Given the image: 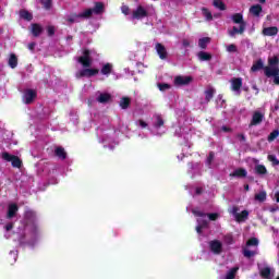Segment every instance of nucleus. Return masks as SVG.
<instances>
[{"label":"nucleus","instance_id":"1","mask_svg":"<svg viewBox=\"0 0 279 279\" xmlns=\"http://www.w3.org/2000/svg\"><path fill=\"white\" fill-rule=\"evenodd\" d=\"M26 225L24 226L23 232L19 239L20 245H27L28 247H34L40 238L43 236V230L38 223V218L36 213L32 209L25 211Z\"/></svg>","mask_w":279,"mask_h":279},{"label":"nucleus","instance_id":"2","mask_svg":"<svg viewBox=\"0 0 279 279\" xmlns=\"http://www.w3.org/2000/svg\"><path fill=\"white\" fill-rule=\"evenodd\" d=\"M96 58L97 52L95 50L83 49L82 54L80 57H75L76 62L84 66L83 70L76 72V77H93V75H97L99 70L89 68Z\"/></svg>","mask_w":279,"mask_h":279},{"label":"nucleus","instance_id":"3","mask_svg":"<svg viewBox=\"0 0 279 279\" xmlns=\"http://www.w3.org/2000/svg\"><path fill=\"white\" fill-rule=\"evenodd\" d=\"M96 134L99 143H101L105 148L114 149L119 144V134H121V132L110 128L108 124H104L97 129Z\"/></svg>","mask_w":279,"mask_h":279},{"label":"nucleus","instance_id":"4","mask_svg":"<svg viewBox=\"0 0 279 279\" xmlns=\"http://www.w3.org/2000/svg\"><path fill=\"white\" fill-rule=\"evenodd\" d=\"M93 14H104V3L96 2L93 9H86L81 13H72L65 16V23L68 25H73V23H80L84 19H90Z\"/></svg>","mask_w":279,"mask_h":279},{"label":"nucleus","instance_id":"5","mask_svg":"<svg viewBox=\"0 0 279 279\" xmlns=\"http://www.w3.org/2000/svg\"><path fill=\"white\" fill-rule=\"evenodd\" d=\"M193 215L197 218V226H196V232L198 236H202L204 234V230H208V221H217L219 219V214H204L197 209L192 210Z\"/></svg>","mask_w":279,"mask_h":279},{"label":"nucleus","instance_id":"6","mask_svg":"<svg viewBox=\"0 0 279 279\" xmlns=\"http://www.w3.org/2000/svg\"><path fill=\"white\" fill-rule=\"evenodd\" d=\"M150 132L155 136H162L167 132V126H165V117L160 113H155L151 117Z\"/></svg>","mask_w":279,"mask_h":279},{"label":"nucleus","instance_id":"7","mask_svg":"<svg viewBox=\"0 0 279 279\" xmlns=\"http://www.w3.org/2000/svg\"><path fill=\"white\" fill-rule=\"evenodd\" d=\"M260 241L256 236L247 238L245 243V258L254 263V256L258 255V245Z\"/></svg>","mask_w":279,"mask_h":279},{"label":"nucleus","instance_id":"8","mask_svg":"<svg viewBox=\"0 0 279 279\" xmlns=\"http://www.w3.org/2000/svg\"><path fill=\"white\" fill-rule=\"evenodd\" d=\"M279 59L278 57H271L268 59V66L264 68V73L266 77H276L279 75Z\"/></svg>","mask_w":279,"mask_h":279},{"label":"nucleus","instance_id":"9","mask_svg":"<svg viewBox=\"0 0 279 279\" xmlns=\"http://www.w3.org/2000/svg\"><path fill=\"white\" fill-rule=\"evenodd\" d=\"M148 15L147 9L143 5H137L131 11V14L128 17V21L136 23V21H143Z\"/></svg>","mask_w":279,"mask_h":279},{"label":"nucleus","instance_id":"10","mask_svg":"<svg viewBox=\"0 0 279 279\" xmlns=\"http://www.w3.org/2000/svg\"><path fill=\"white\" fill-rule=\"evenodd\" d=\"M233 23H236L238 26H233V28L229 32V36L234 37L236 34H243L244 25H243V14L236 13L232 15Z\"/></svg>","mask_w":279,"mask_h":279},{"label":"nucleus","instance_id":"11","mask_svg":"<svg viewBox=\"0 0 279 279\" xmlns=\"http://www.w3.org/2000/svg\"><path fill=\"white\" fill-rule=\"evenodd\" d=\"M94 98L98 104H109V101H112V95L106 92H96Z\"/></svg>","mask_w":279,"mask_h":279},{"label":"nucleus","instance_id":"12","mask_svg":"<svg viewBox=\"0 0 279 279\" xmlns=\"http://www.w3.org/2000/svg\"><path fill=\"white\" fill-rule=\"evenodd\" d=\"M2 159L7 162H11L12 167H15L16 169H20L22 165V161L19 157L10 155L9 153H2Z\"/></svg>","mask_w":279,"mask_h":279},{"label":"nucleus","instance_id":"13","mask_svg":"<svg viewBox=\"0 0 279 279\" xmlns=\"http://www.w3.org/2000/svg\"><path fill=\"white\" fill-rule=\"evenodd\" d=\"M208 245L213 254L219 255L223 252V243L219 240L209 241Z\"/></svg>","mask_w":279,"mask_h":279},{"label":"nucleus","instance_id":"14","mask_svg":"<svg viewBox=\"0 0 279 279\" xmlns=\"http://www.w3.org/2000/svg\"><path fill=\"white\" fill-rule=\"evenodd\" d=\"M229 213L234 217L238 223L245 221V210H240L238 207H232L231 209H229Z\"/></svg>","mask_w":279,"mask_h":279},{"label":"nucleus","instance_id":"15","mask_svg":"<svg viewBox=\"0 0 279 279\" xmlns=\"http://www.w3.org/2000/svg\"><path fill=\"white\" fill-rule=\"evenodd\" d=\"M187 173L192 178H195V175H202V163L199 162L189 163Z\"/></svg>","mask_w":279,"mask_h":279},{"label":"nucleus","instance_id":"16","mask_svg":"<svg viewBox=\"0 0 279 279\" xmlns=\"http://www.w3.org/2000/svg\"><path fill=\"white\" fill-rule=\"evenodd\" d=\"M263 119H265V113L260 111H255L253 113V118L250 124V128H253V125H260L263 123Z\"/></svg>","mask_w":279,"mask_h":279},{"label":"nucleus","instance_id":"17","mask_svg":"<svg viewBox=\"0 0 279 279\" xmlns=\"http://www.w3.org/2000/svg\"><path fill=\"white\" fill-rule=\"evenodd\" d=\"M241 86H243L242 78H232L231 80V89L235 95H241Z\"/></svg>","mask_w":279,"mask_h":279},{"label":"nucleus","instance_id":"18","mask_svg":"<svg viewBox=\"0 0 279 279\" xmlns=\"http://www.w3.org/2000/svg\"><path fill=\"white\" fill-rule=\"evenodd\" d=\"M17 213H19V205H16V203H10L8 205L7 219H13V217H16Z\"/></svg>","mask_w":279,"mask_h":279},{"label":"nucleus","instance_id":"19","mask_svg":"<svg viewBox=\"0 0 279 279\" xmlns=\"http://www.w3.org/2000/svg\"><path fill=\"white\" fill-rule=\"evenodd\" d=\"M259 272L262 278H265V279L274 278V269L269 268V266L259 267ZM277 279H279V277Z\"/></svg>","mask_w":279,"mask_h":279},{"label":"nucleus","instance_id":"20","mask_svg":"<svg viewBox=\"0 0 279 279\" xmlns=\"http://www.w3.org/2000/svg\"><path fill=\"white\" fill-rule=\"evenodd\" d=\"M155 49H156L157 56H159L160 60H167V56H168L167 48L162 44L157 43L155 45Z\"/></svg>","mask_w":279,"mask_h":279},{"label":"nucleus","instance_id":"21","mask_svg":"<svg viewBox=\"0 0 279 279\" xmlns=\"http://www.w3.org/2000/svg\"><path fill=\"white\" fill-rule=\"evenodd\" d=\"M193 82V77L191 76H177L174 78L175 86H186Z\"/></svg>","mask_w":279,"mask_h":279},{"label":"nucleus","instance_id":"22","mask_svg":"<svg viewBox=\"0 0 279 279\" xmlns=\"http://www.w3.org/2000/svg\"><path fill=\"white\" fill-rule=\"evenodd\" d=\"M36 99V92L33 89H26L23 95L24 104H32Z\"/></svg>","mask_w":279,"mask_h":279},{"label":"nucleus","instance_id":"23","mask_svg":"<svg viewBox=\"0 0 279 279\" xmlns=\"http://www.w3.org/2000/svg\"><path fill=\"white\" fill-rule=\"evenodd\" d=\"M189 132H191V129L189 128L179 126L178 129H175V135L182 136L184 141H189V138H191V134H189Z\"/></svg>","mask_w":279,"mask_h":279},{"label":"nucleus","instance_id":"24","mask_svg":"<svg viewBox=\"0 0 279 279\" xmlns=\"http://www.w3.org/2000/svg\"><path fill=\"white\" fill-rule=\"evenodd\" d=\"M239 272V267L235 266L230 268L225 275H221L219 279H236V274Z\"/></svg>","mask_w":279,"mask_h":279},{"label":"nucleus","instance_id":"25","mask_svg":"<svg viewBox=\"0 0 279 279\" xmlns=\"http://www.w3.org/2000/svg\"><path fill=\"white\" fill-rule=\"evenodd\" d=\"M248 13L252 16H255L256 19L260 17V14H263V7L260 4H254L250 8Z\"/></svg>","mask_w":279,"mask_h":279},{"label":"nucleus","instance_id":"26","mask_svg":"<svg viewBox=\"0 0 279 279\" xmlns=\"http://www.w3.org/2000/svg\"><path fill=\"white\" fill-rule=\"evenodd\" d=\"M54 156L59 158V160H66V150H64L61 146L54 147Z\"/></svg>","mask_w":279,"mask_h":279},{"label":"nucleus","instance_id":"27","mask_svg":"<svg viewBox=\"0 0 279 279\" xmlns=\"http://www.w3.org/2000/svg\"><path fill=\"white\" fill-rule=\"evenodd\" d=\"M197 58L201 62H208V61L213 60V54H210L209 52H206V51H199L197 53Z\"/></svg>","mask_w":279,"mask_h":279},{"label":"nucleus","instance_id":"28","mask_svg":"<svg viewBox=\"0 0 279 279\" xmlns=\"http://www.w3.org/2000/svg\"><path fill=\"white\" fill-rule=\"evenodd\" d=\"M136 128H138L140 130H148L149 132H151V128H149V123H147L145 120L140 119L135 122Z\"/></svg>","mask_w":279,"mask_h":279},{"label":"nucleus","instance_id":"29","mask_svg":"<svg viewBox=\"0 0 279 279\" xmlns=\"http://www.w3.org/2000/svg\"><path fill=\"white\" fill-rule=\"evenodd\" d=\"M264 36H276L278 34V27L271 26L263 29Z\"/></svg>","mask_w":279,"mask_h":279},{"label":"nucleus","instance_id":"30","mask_svg":"<svg viewBox=\"0 0 279 279\" xmlns=\"http://www.w3.org/2000/svg\"><path fill=\"white\" fill-rule=\"evenodd\" d=\"M9 66L11 69H16V66H19V59L16 58V54H14V53L10 54Z\"/></svg>","mask_w":279,"mask_h":279},{"label":"nucleus","instance_id":"31","mask_svg":"<svg viewBox=\"0 0 279 279\" xmlns=\"http://www.w3.org/2000/svg\"><path fill=\"white\" fill-rule=\"evenodd\" d=\"M100 73L102 75H110L112 73V64L111 63H105L102 64V68L100 70Z\"/></svg>","mask_w":279,"mask_h":279},{"label":"nucleus","instance_id":"32","mask_svg":"<svg viewBox=\"0 0 279 279\" xmlns=\"http://www.w3.org/2000/svg\"><path fill=\"white\" fill-rule=\"evenodd\" d=\"M215 96V88L209 87L205 90V104H208L210 99Z\"/></svg>","mask_w":279,"mask_h":279},{"label":"nucleus","instance_id":"33","mask_svg":"<svg viewBox=\"0 0 279 279\" xmlns=\"http://www.w3.org/2000/svg\"><path fill=\"white\" fill-rule=\"evenodd\" d=\"M20 17L24 21H32V19H34V15H32V13L27 10H21Z\"/></svg>","mask_w":279,"mask_h":279},{"label":"nucleus","instance_id":"34","mask_svg":"<svg viewBox=\"0 0 279 279\" xmlns=\"http://www.w3.org/2000/svg\"><path fill=\"white\" fill-rule=\"evenodd\" d=\"M31 32L33 36H40V34H43V26L38 24H33Z\"/></svg>","mask_w":279,"mask_h":279},{"label":"nucleus","instance_id":"35","mask_svg":"<svg viewBox=\"0 0 279 279\" xmlns=\"http://www.w3.org/2000/svg\"><path fill=\"white\" fill-rule=\"evenodd\" d=\"M255 173L258 175H267V168L264 165L255 166Z\"/></svg>","mask_w":279,"mask_h":279},{"label":"nucleus","instance_id":"36","mask_svg":"<svg viewBox=\"0 0 279 279\" xmlns=\"http://www.w3.org/2000/svg\"><path fill=\"white\" fill-rule=\"evenodd\" d=\"M209 43H210L209 37H203V38L198 39V47H201V49H206V47H208Z\"/></svg>","mask_w":279,"mask_h":279},{"label":"nucleus","instance_id":"37","mask_svg":"<svg viewBox=\"0 0 279 279\" xmlns=\"http://www.w3.org/2000/svg\"><path fill=\"white\" fill-rule=\"evenodd\" d=\"M230 175L232 178H245V170L244 169H236Z\"/></svg>","mask_w":279,"mask_h":279},{"label":"nucleus","instance_id":"38","mask_svg":"<svg viewBox=\"0 0 279 279\" xmlns=\"http://www.w3.org/2000/svg\"><path fill=\"white\" fill-rule=\"evenodd\" d=\"M264 66H265V63H263V60H258L255 64H253L251 70L253 72H256V71H260V69H265Z\"/></svg>","mask_w":279,"mask_h":279},{"label":"nucleus","instance_id":"39","mask_svg":"<svg viewBox=\"0 0 279 279\" xmlns=\"http://www.w3.org/2000/svg\"><path fill=\"white\" fill-rule=\"evenodd\" d=\"M255 199L257 202H265V199H267V192L262 191L258 194L255 195Z\"/></svg>","mask_w":279,"mask_h":279},{"label":"nucleus","instance_id":"40","mask_svg":"<svg viewBox=\"0 0 279 279\" xmlns=\"http://www.w3.org/2000/svg\"><path fill=\"white\" fill-rule=\"evenodd\" d=\"M213 160H215V153H209V156L206 160V166L208 167V169H213Z\"/></svg>","mask_w":279,"mask_h":279},{"label":"nucleus","instance_id":"41","mask_svg":"<svg viewBox=\"0 0 279 279\" xmlns=\"http://www.w3.org/2000/svg\"><path fill=\"white\" fill-rule=\"evenodd\" d=\"M203 16H205L206 21H213V13L209 12L208 9H202Z\"/></svg>","mask_w":279,"mask_h":279},{"label":"nucleus","instance_id":"42","mask_svg":"<svg viewBox=\"0 0 279 279\" xmlns=\"http://www.w3.org/2000/svg\"><path fill=\"white\" fill-rule=\"evenodd\" d=\"M12 228H14V225L12 222H9L4 226V230H5L4 236H5V239H10V230H12Z\"/></svg>","mask_w":279,"mask_h":279},{"label":"nucleus","instance_id":"43","mask_svg":"<svg viewBox=\"0 0 279 279\" xmlns=\"http://www.w3.org/2000/svg\"><path fill=\"white\" fill-rule=\"evenodd\" d=\"M214 7L221 11L226 10V4L221 0H214Z\"/></svg>","mask_w":279,"mask_h":279},{"label":"nucleus","instance_id":"44","mask_svg":"<svg viewBox=\"0 0 279 279\" xmlns=\"http://www.w3.org/2000/svg\"><path fill=\"white\" fill-rule=\"evenodd\" d=\"M130 106V98L124 97L120 100V107H122L123 110H125Z\"/></svg>","mask_w":279,"mask_h":279},{"label":"nucleus","instance_id":"45","mask_svg":"<svg viewBox=\"0 0 279 279\" xmlns=\"http://www.w3.org/2000/svg\"><path fill=\"white\" fill-rule=\"evenodd\" d=\"M278 136H279V131L278 130L272 131L268 135V142L271 143V142L276 141V138H278Z\"/></svg>","mask_w":279,"mask_h":279},{"label":"nucleus","instance_id":"46","mask_svg":"<svg viewBox=\"0 0 279 279\" xmlns=\"http://www.w3.org/2000/svg\"><path fill=\"white\" fill-rule=\"evenodd\" d=\"M268 160L274 165V167H278L279 160L276 158V155H268Z\"/></svg>","mask_w":279,"mask_h":279},{"label":"nucleus","instance_id":"47","mask_svg":"<svg viewBox=\"0 0 279 279\" xmlns=\"http://www.w3.org/2000/svg\"><path fill=\"white\" fill-rule=\"evenodd\" d=\"M121 12H122V14H124V16H128V17L132 14V12L130 11V7H128V5H122Z\"/></svg>","mask_w":279,"mask_h":279},{"label":"nucleus","instance_id":"48","mask_svg":"<svg viewBox=\"0 0 279 279\" xmlns=\"http://www.w3.org/2000/svg\"><path fill=\"white\" fill-rule=\"evenodd\" d=\"M158 88H159V90L165 92V90H169V88H171V85H169L167 83H159Z\"/></svg>","mask_w":279,"mask_h":279},{"label":"nucleus","instance_id":"49","mask_svg":"<svg viewBox=\"0 0 279 279\" xmlns=\"http://www.w3.org/2000/svg\"><path fill=\"white\" fill-rule=\"evenodd\" d=\"M216 104L219 108H223V104H226V100H223V96L219 95L216 99Z\"/></svg>","mask_w":279,"mask_h":279},{"label":"nucleus","instance_id":"50","mask_svg":"<svg viewBox=\"0 0 279 279\" xmlns=\"http://www.w3.org/2000/svg\"><path fill=\"white\" fill-rule=\"evenodd\" d=\"M225 243L227 245H232V243H234V239L232 238V235L228 234L225 236Z\"/></svg>","mask_w":279,"mask_h":279},{"label":"nucleus","instance_id":"51","mask_svg":"<svg viewBox=\"0 0 279 279\" xmlns=\"http://www.w3.org/2000/svg\"><path fill=\"white\" fill-rule=\"evenodd\" d=\"M19 257V251H11L10 252V259L14 263Z\"/></svg>","mask_w":279,"mask_h":279},{"label":"nucleus","instance_id":"52","mask_svg":"<svg viewBox=\"0 0 279 279\" xmlns=\"http://www.w3.org/2000/svg\"><path fill=\"white\" fill-rule=\"evenodd\" d=\"M227 51L229 53H236V46L234 44L227 46Z\"/></svg>","mask_w":279,"mask_h":279},{"label":"nucleus","instance_id":"53","mask_svg":"<svg viewBox=\"0 0 279 279\" xmlns=\"http://www.w3.org/2000/svg\"><path fill=\"white\" fill-rule=\"evenodd\" d=\"M41 3L46 10L51 9V0H44Z\"/></svg>","mask_w":279,"mask_h":279},{"label":"nucleus","instance_id":"54","mask_svg":"<svg viewBox=\"0 0 279 279\" xmlns=\"http://www.w3.org/2000/svg\"><path fill=\"white\" fill-rule=\"evenodd\" d=\"M47 32H48V36H53L56 34V27L48 26Z\"/></svg>","mask_w":279,"mask_h":279},{"label":"nucleus","instance_id":"55","mask_svg":"<svg viewBox=\"0 0 279 279\" xmlns=\"http://www.w3.org/2000/svg\"><path fill=\"white\" fill-rule=\"evenodd\" d=\"M236 141H239L240 143H245V136L243 134L238 135Z\"/></svg>","mask_w":279,"mask_h":279},{"label":"nucleus","instance_id":"56","mask_svg":"<svg viewBox=\"0 0 279 279\" xmlns=\"http://www.w3.org/2000/svg\"><path fill=\"white\" fill-rule=\"evenodd\" d=\"M28 49H29V51H34V49H36V43H31V44H28Z\"/></svg>","mask_w":279,"mask_h":279},{"label":"nucleus","instance_id":"57","mask_svg":"<svg viewBox=\"0 0 279 279\" xmlns=\"http://www.w3.org/2000/svg\"><path fill=\"white\" fill-rule=\"evenodd\" d=\"M184 156H189V153H182V155L178 156V160H182V158H184Z\"/></svg>","mask_w":279,"mask_h":279},{"label":"nucleus","instance_id":"58","mask_svg":"<svg viewBox=\"0 0 279 279\" xmlns=\"http://www.w3.org/2000/svg\"><path fill=\"white\" fill-rule=\"evenodd\" d=\"M275 199H276V202L279 204V191H277V192L275 193Z\"/></svg>","mask_w":279,"mask_h":279},{"label":"nucleus","instance_id":"59","mask_svg":"<svg viewBox=\"0 0 279 279\" xmlns=\"http://www.w3.org/2000/svg\"><path fill=\"white\" fill-rule=\"evenodd\" d=\"M190 148H191V144H189V142H185V145H184L183 151H184L185 149H190Z\"/></svg>","mask_w":279,"mask_h":279},{"label":"nucleus","instance_id":"60","mask_svg":"<svg viewBox=\"0 0 279 279\" xmlns=\"http://www.w3.org/2000/svg\"><path fill=\"white\" fill-rule=\"evenodd\" d=\"M274 83L277 84V85H279V74H278L277 76H275Z\"/></svg>","mask_w":279,"mask_h":279},{"label":"nucleus","instance_id":"61","mask_svg":"<svg viewBox=\"0 0 279 279\" xmlns=\"http://www.w3.org/2000/svg\"><path fill=\"white\" fill-rule=\"evenodd\" d=\"M221 130L222 132H230V129L228 126H222Z\"/></svg>","mask_w":279,"mask_h":279},{"label":"nucleus","instance_id":"62","mask_svg":"<svg viewBox=\"0 0 279 279\" xmlns=\"http://www.w3.org/2000/svg\"><path fill=\"white\" fill-rule=\"evenodd\" d=\"M199 193H202V187L196 189V195H199Z\"/></svg>","mask_w":279,"mask_h":279},{"label":"nucleus","instance_id":"63","mask_svg":"<svg viewBox=\"0 0 279 279\" xmlns=\"http://www.w3.org/2000/svg\"><path fill=\"white\" fill-rule=\"evenodd\" d=\"M183 46L189 47V40H183Z\"/></svg>","mask_w":279,"mask_h":279},{"label":"nucleus","instance_id":"64","mask_svg":"<svg viewBox=\"0 0 279 279\" xmlns=\"http://www.w3.org/2000/svg\"><path fill=\"white\" fill-rule=\"evenodd\" d=\"M140 138H147V134H145V135L140 134Z\"/></svg>","mask_w":279,"mask_h":279}]
</instances>
